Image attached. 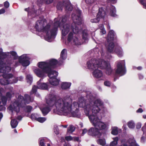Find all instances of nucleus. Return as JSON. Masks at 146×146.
<instances>
[{
    "instance_id": "c756f323",
    "label": "nucleus",
    "mask_w": 146,
    "mask_h": 146,
    "mask_svg": "<svg viewBox=\"0 0 146 146\" xmlns=\"http://www.w3.org/2000/svg\"><path fill=\"white\" fill-rule=\"evenodd\" d=\"M49 107H45L41 109L42 112L44 115H46L50 110Z\"/></svg>"
},
{
    "instance_id": "a878e982",
    "label": "nucleus",
    "mask_w": 146,
    "mask_h": 146,
    "mask_svg": "<svg viewBox=\"0 0 146 146\" xmlns=\"http://www.w3.org/2000/svg\"><path fill=\"white\" fill-rule=\"evenodd\" d=\"M115 35L113 31V30L110 31L108 36V40H112L115 38Z\"/></svg>"
},
{
    "instance_id": "6e6552de",
    "label": "nucleus",
    "mask_w": 146,
    "mask_h": 146,
    "mask_svg": "<svg viewBox=\"0 0 146 146\" xmlns=\"http://www.w3.org/2000/svg\"><path fill=\"white\" fill-rule=\"evenodd\" d=\"M81 11H78L75 13L72 14V19L74 23H72L71 26V29L73 33L75 34H77L80 31V30L78 29V27L77 26L75 23H78V24H80L82 21V19L80 17Z\"/></svg>"
},
{
    "instance_id": "c03bdc74",
    "label": "nucleus",
    "mask_w": 146,
    "mask_h": 146,
    "mask_svg": "<svg viewBox=\"0 0 146 146\" xmlns=\"http://www.w3.org/2000/svg\"><path fill=\"white\" fill-rule=\"evenodd\" d=\"M140 3L142 4L145 8L146 9V2L145 0H141Z\"/></svg>"
},
{
    "instance_id": "ddd939ff",
    "label": "nucleus",
    "mask_w": 146,
    "mask_h": 146,
    "mask_svg": "<svg viewBox=\"0 0 146 146\" xmlns=\"http://www.w3.org/2000/svg\"><path fill=\"white\" fill-rule=\"evenodd\" d=\"M116 72L117 74L121 75L124 74L125 73V61L124 60L119 62L117 64Z\"/></svg>"
},
{
    "instance_id": "680f3d73",
    "label": "nucleus",
    "mask_w": 146,
    "mask_h": 146,
    "mask_svg": "<svg viewBox=\"0 0 146 146\" xmlns=\"http://www.w3.org/2000/svg\"><path fill=\"white\" fill-rule=\"evenodd\" d=\"M101 56H102V58H104L103 57V56H104V54L102 52V53H101Z\"/></svg>"
},
{
    "instance_id": "49530a36",
    "label": "nucleus",
    "mask_w": 146,
    "mask_h": 146,
    "mask_svg": "<svg viewBox=\"0 0 146 146\" xmlns=\"http://www.w3.org/2000/svg\"><path fill=\"white\" fill-rule=\"evenodd\" d=\"M54 132L56 134H58L59 133V131L57 127L54 128Z\"/></svg>"
},
{
    "instance_id": "393cba45",
    "label": "nucleus",
    "mask_w": 146,
    "mask_h": 146,
    "mask_svg": "<svg viewBox=\"0 0 146 146\" xmlns=\"http://www.w3.org/2000/svg\"><path fill=\"white\" fill-rule=\"evenodd\" d=\"M113 141L110 142V146H115L118 144L119 138L118 137H116L112 138Z\"/></svg>"
},
{
    "instance_id": "f257e3e1",
    "label": "nucleus",
    "mask_w": 146,
    "mask_h": 146,
    "mask_svg": "<svg viewBox=\"0 0 146 146\" xmlns=\"http://www.w3.org/2000/svg\"><path fill=\"white\" fill-rule=\"evenodd\" d=\"M46 102L49 106L53 107L54 113L60 115L71 113L75 117L78 116L79 107L84 108L86 114L89 117L97 114L102 104L99 100L86 103L82 97L79 99L78 103L74 102L72 105V100L69 97L56 98L54 95L51 96L49 99L47 100Z\"/></svg>"
},
{
    "instance_id": "5701e85b",
    "label": "nucleus",
    "mask_w": 146,
    "mask_h": 146,
    "mask_svg": "<svg viewBox=\"0 0 146 146\" xmlns=\"http://www.w3.org/2000/svg\"><path fill=\"white\" fill-rule=\"evenodd\" d=\"M111 129V133L114 135H116L119 132L120 133L121 132V129H118L117 127H112Z\"/></svg>"
},
{
    "instance_id": "4d7b16f0",
    "label": "nucleus",
    "mask_w": 146,
    "mask_h": 146,
    "mask_svg": "<svg viewBox=\"0 0 146 146\" xmlns=\"http://www.w3.org/2000/svg\"><path fill=\"white\" fill-rule=\"evenodd\" d=\"M17 119L18 120H21L22 119V117L21 116H19L18 117Z\"/></svg>"
},
{
    "instance_id": "473e14b6",
    "label": "nucleus",
    "mask_w": 146,
    "mask_h": 146,
    "mask_svg": "<svg viewBox=\"0 0 146 146\" xmlns=\"http://www.w3.org/2000/svg\"><path fill=\"white\" fill-rule=\"evenodd\" d=\"M47 139L46 138H41L40 140V146H45L44 142H46Z\"/></svg>"
},
{
    "instance_id": "c85d7f7f",
    "label": "nucleus",
    "mask_w": 146,
    "mask_h": 146,
    "mask_svg": "<svg viewBox=\"0 0 146 146\" xmlns=\"http://www.w3.org/2000/svg\"><path fill=\"white\" fill-rule=\"evenodd\" d=\"M65 139L67 141L73 140L75 141H79V138L77 137H72L71 136H68L66 137Z\"/></svg>"
},
{
    "instance_id": "e433bc0d",
    "label": "nucleus",
    "mask_w": 146,
    "mask_h": 146,
    "mask_svg": "<svg viewBox=\"0 0 146 146\" xmlns=\"http://www.w3.org/2000/svg\"><path fill=\"white\" fill-rule=\"evenodd\" d=\"M127 125L129 127L131 128H133L135 127V124L132 121H129Z\"/></svg>"
},
{
    "instance_id": "603ef678",
    "label": "nucleus",
    "mask_w": 146,
    "mask_h": 146,
    "mask_svg": "<svg viewBox=\"0 0 146 146\" xmlns=\"http://www.w3.org/2000/svg\"><path fill=\"white\" fill-rule=\"evenodd\" d=\"M5 12V10L4 9H2L0 10V14H3Z\"/></svg>"
},
{
    "instance_id": "39448f33",
    "label": "nucleus",
    "mask_w": 146,
    "mask_h": 146,
    "mask_svg": "<svg viewBox=\"0 0 146 146\" xmlns=\"http://www.w3.org/2000/svg\"><path fill=\"white\" fill-rule=\"evenodd\" d=\"M23 97L21 95L18 96V98L13 101L9 106L8 110L12 112L13 111L19 112L20 107H23L25 106L26 104H28L33 101V99H31L29 96L25 94Z\"/></svg>"
},
{
    "instance_id": "a18cd8bd",
    "label": "nucleus",
    "mask_w": 146,
    "mask_h": 146,
    "mask_svg": "<svg viewBox=\"0 0 146 146\" xmlns=\"http://www.w3.org/2000/svg\"><path fill=\"white\" fill-rule=\"evenodd\" d=\"M104 84L105 85L107 86H110L111 84L110 83L109 81H106L105 82Z\"/></svg>"
},
{
    "instance_id": "9b49d317",
    "label": "nucleus",
    "mask_w": 146,
    "mask_h": 146,
    "mask_svg": "<svg viewBox=\"0 0 146 146\" xmlns=\"http://www.w3.org/2000/svg\"><path fill=\"white\" fill-rule=\"evenodd\" d=\"M65 7L66 9L69 11H71L73 7L68 0H63L62 2H59L57 5L58 9L62 10L63 7Z\"/></svg>"
},
{
    "instance_id": "423d86ee",
    "label": "nucleus",
    "mask_w": 146,
    "mask_h": 146,
    "mask_svg": "<svg viewBox=\"0 0 146 146\" xmlns=\"http://www.w3.org/2000/svg\"><path fill=\"white\" fill-rule=\"evenodd\" d=\"M101 64L100 61V58H98L97 59L95 58H93L91 60L88 62L87 63V67L90 70H94L93 72V75L94 77L97 78H99L102 77L103 76V73L102 72L98 69V68H100V66H98L97 68L93 69L90 68V66H96L97 65L99 66V64Z\"/></svg>"
},
{
    "instance_id": "b1692460",
    "label": "nucleus",
    "mask_w": 146,
    "mask_h": 146,
    "mask_svg": "<svg viewBox=\"0 0 146 146\" xmlns=\"http://www.w3.org/2000/svg\"><path fill=\"white\" fill-rule=\"evenodd\" d=\"M11 55L14 58H16L17 57V54L15 51H12L10 52H5L3 53V55L5 56H10Z\"/></svg>"
},
{
    "instance_id": "f704fd0d",
    "label": "nucleus",
    "mask_w": 146,
    "mask_h": 146,
    "mask_svg": "<svg viewBox=\"0 0 146 146\" xmlns=\"http://www.w3.org/2000/svg\"><path fill=\"white\" fill-rule=\"evenodd\" d=\"M75 130V127L72 125L70 126L68 128L67 133H72Z\"/></svg>"
},
{
    "instance_id": "774afa93",
    "label": "nucleus",
    "mask_w": 146,
    "mask_h": 146,
    "mask_svg": "<svg viewBox=\"0 0 146 146\" xmlns=\"http://www.w3.org/2000/svg\"><path fill=\"white\" fill-rule=\"evenodd\" d=\"M30 11H29V14L30 15Z\"/></svg>"
},
{
    "instance_id": "5fc2aeb1",
    "label": "nucleus",
    "mask_w": 146,
    "mask_h": 146,
    "mask_svg": "<svg viewBox=\"0 0 146 146\" xmlns=\"http://www.w3.org/2000/svg\"><path fill=\"white\" fill-rule=\"evenodd\" d=\"M141 127V125L140 124H138L137 126V129H139Z\"/></svg>"
},
{
    "instance_id": "2eb2a0df",
    "label": "nucleus",
    "mask_w": 146,
    "mask_h": 146,
    "mask_svg": "<svg viewBox=\"0 0 146 146\" xmlns=\"http://www.w3.org/2000/svg\"><path fill=\"white\" fill-rule=\"evenodd\" d=\"M13 95L11 93L9 92L7 93L6 97L3 96L1 98L2 102H0V111L5 110V106L6 104L7 100L10 98Z\"/></svg>"
},
{
    "instance_id": "ea45409f",
    "label": "nucleus",
    "mask_w": 146,
    "mask_h": 146,
    "mask_svg": "<svg viewBox=\"0 0 146 146\" xmlns=\"http://www.w3.org/2000/svg\"><path fill=\"white\" fill-rule=\"evenodd\" d=\"M41 2H45L47 4H49L52 2L53 0H40Z\"/></svg>"
},
{
    "instance_id": "37998d69",
    "label": "nucleus",
    "mask_w": 146,
    "mask_h": 146,
    "mask_svg": "<svg viewBox=\"0 0 146 146\" xmlns=\"http://www.w3.org/2000/svg\"><path fill=\"white\" fill-rule=\"evenodd\" d=\"M96 0H86V3L89 4H91L93 3Z\"/></svg>"
},
{
    "instance_id": "4c0bfd02",
    "label": "nucleus",
    "mask_w": 146,
    "mask_h": 146,
    "mask_svg": "<svg viewBox=\"0 0 146 146\" xmlns=\"http://www.w3.org/2000/svg\"><path fill=\"white\" fill-rule=\"evenodd\" d=\"M27 82L30 84H31L32 80V77L31 75H27Z\"/></svg>"
},
{
    "instance_id": "bb28decb",
    "label": "nucleus",
    "mask_w": 146,
    "mask_h": 146,
    "mask_svg": "<svg viewBox=\"0 0 146 146\" xmlns=\"http://www.w3.org/2000/svg\"><path fill=\"white\" fill-rule=\"evenodd\" d=\"M115 51L119 56H121L123 54L122 49L120 47H118L116 48Z\"/></svg>"
},
{
    "instance_id": "3c124183",
    "label": "nucleus",
    "mask_w": 146,
    "mask_h": 146,
    "mask_svg": "<svg viewBox=\"0 0 146 146\" xmlns=\"http://www.w3.org/2000/svg\"><path fill=\"white\" fill-rule=\"evenodd\" d=\"M88 130L86 129H84L83 130L82 133V135H84V134L87 132Z\"/></svg>"
},
{
    "instance_id": "6e6d98bb",
    "label": "nucleus",
    "mask_w": 146,
    "mask_h": 146,
    "mask_svg": "<svg viewBox=\"0 0 146 146\" xmlns=\"http://www.w3.org/2000/svg\"><path fill=\"white\" fill-rule=\"evenodd\" d=\"M64 146H71V145H69V144L65 143L64 145Z\"/></svg>"
},
{
    "instance_id": "052dcab7",
    "label": "nucleus",
    "mask_w": 146,
    "mask_h": 146,
    "mask_svg": "<svg viewBox=\"0 0 146 146\" xmlns=\"http://www.w3.org/2000/svg\"><path fill=\"white\" fill-rule=\"evenodd\" d=\"M142 69V67L141 66L138 67L137 68V69L138 70H141Z\"/></svg>"
},
{
    "instance_id": "58836bf2",
    "label": "nucleus",
    "mask_w": 146,
    "mask_h": 146,
    "mask_svg": "<svg viewBox=\"0 0 146 146\" xmlns=\"http://www.w3.org/2000/svg\"><path fill=\"white\" fill-rule=\"evenodd\" d=\"M100 33L102 34H104L106 33V31L104 29V26L102 25L100 27Z\"/></svg>"
},
{
    "instance_id": "1a4fd4ad",
    "label": "nucleus",
    "mask_w": 146,
    "mask_h": 146,
    "mask_svg": "<svg viewBox=\"0 0 146 146\" xmlns=\"http://www.w3.org/2000/svg\"><path fill=\"white\" fill-rule=\"evenodd\" d=\"M49 70L47 74L50 78L49 80L50 83L53 86H57L59 84V80L56 78L58 76V72L53 70H51V68H48Z\"/></svg>"
},
{
    "instance_id": "f8f14e48",
    "label": "nucleus",
    "mask_w": 146,
    "mask_h": 146,
    "mask_svg": "<svg viewBox=\"0 0 146 146\" xmlns=\"http://www.w3.org/2000/svg\"><path fill=\"white\" fill-rule=\"evenodd\" d=\"M68 41L70 44L77 45H81L83 43L75 35L71 33L68 35Z\"/></svg>"
},
{
    "instance_id": "f03ea898",
    "label": "nucleus",
    "mask_w": 146,
    "mask_h": 146,
    "mask_svg": "<svg viewBox=\"0 0 146 146\" xmlns=\"http://www.w3.org/2000/svg\"><path fill=\"white\" fill-rule=\"evenodd\" d=\"M67 19L66 17H63L59 24V19H55L53 25L54 29L51 31L50 25L47 23L46 20L44 19H40L36 22L35 28L37 31L45 33V39L48 42H51L54 38L55 31L59 26L64 36L66 35L70 31L71 28L67 21Z\"/></svg>"
},
{
    "instance_id": "864d4df0",
    "label": "nucleus",
    "mask_w": 146,
    "mask_h": 146,
    "mask_svg": "<svg viewBox=\"0 0 146 146\" xmlns=\"http://www.w3.org/2000/svg\"><path fill=\"white\" fill-rule=\"evenodd\" d=\"M143 111V110L142 109L139 108L138 110L137 111V112H138H138L141 113V112H142Z\"/></svg>"
},
{
    "instance_id": "cd10ccee",
    "label": "nucleus",
    "mask_w": 146,
    "mask_h": 146,
    "mask_svg": "<svg viewBox=\"0 0 146 146\" xmlns=\"http://www.w3.org/2000/svg\"><path fill=\"white\" fill-rule=\"evenodd\" d=\"M71 84L70 83L63 82L61 84V87L63 89H66L69 88L70 87Z\"/></svg>"
},
{
    "instance_id": "7c9ffc66",
    "label": "nucleus",
    "mask_w": 146,
    "mask_h": 146,
    "mask_svg": "<svg viewBox=\"0 0 146 146\" xmlns=\"http://www.w3.org/2000/svg\"><path fill=\"white\" fill-rule=\"evenodd\" d=\"M18 124V122L15 119H11V125L13 128L16 127L17 126Z\"/></svg>"
},
{
    "instance_id": "dca6fc26",
    "label": "nucleus",
    "mask_w": 146,
    "mask_h": 146,
    "mask_svg": "<svg viewBox=\"0 0 146 146\" xmlns=\"http://www.w3.org/2000/svg\"><path fill=\"white\" fill-rule=\"evenodd\" d=\"M119 146H139L136 144L134 139H130L126 143H123Z\"/></svg>"
},
{
    "instance_id": "13d9d810",
    "label": "nucleus",
    "mask_w": 146,
    "mask_h": 146,
    "mask_svg": "<svg viewBox=\"0 0 146 146\" xmlns=\"http://www.w3.org/2000/svg\"><path fill=\"white\" fill-rule=\"evenodd\" d=\"M19 80H21L23 78V77L22 76H20L19 78Z\"/></svg>"
},
{
    "instance_id": "69168bd1",
    "label": "nucleus",
    "mask_w": 146,
    "mask_h": 146,
    "mask_svg": "<svg viewBox=\"0 0 146 146\" xmlns=\"http://www.w3.org/2000/svg\"><path fill=\"white\" fill-rule=\"evenodd\" d=\"M14 132H15V133H17V130H16V129H15V130H14Z\"/></svg>"
},
{
    "instance_id": "20e7f679",
    "label": "nucleus",
    "mask_w": 146,
    "mask_h": 146,
    "mask_svg": "<svg viewBox=\"0 0 146 146\" xmlns=\"http://www.w3.org/2000/svg\"><path fill=\"white\" fill-rule=\"evenodd\" d=\"M89 118L91 123L95 127L91 128L88 131V134L94 136L96 138H100L102 136V133L100 132V130L105 129L108 125L101 121L98 117L97 114L89 116Z\"/></svg>"
},
{
    "instance_id": "09e8293b",
    "label": "nucleus",
    "mask_w": 146,
    "mask_h": 146,
    "mask_svg": "<svg viewBox=\"0 0 146 146\" xmlns=\"http://www.w3.org/2000/svg\"><path fill=\"white\" fill-rule=\"evenodd\" d=\"M9 3L8 2L6 1L4 3V6L5 7L8 8L9 6Z\"/></svg>"
},
{
    "instance_id": "72a5a7b5",
    "label": "nucleus",
    "mask_w": 146,
    "mask_h": 146,
    "mask_svg": "<svg viewBox=\"0 0 146 146\" xmlns=\"http://www.w3.org/2000/svg\"><path fill=\"white\" fill-rule=\"evenodd\" d=\"M82 39L85 42H86L87 40V33L86 31H84L83 32Z\"/></svg>"
},
{
    "instance_id": "412c9836",
    "label": "nucleus",
    "mask_w": 146,
    "mask_h": 146,
    "mask_svg": "<svg viewBox=\"0 0 146 146\" xmlns=\"http://www.w3.org/2000/svg\"><path fill=\"white\" fill-rule=\"evenodd\" d=\"M108 44L107 46L108 50L109 52H112L113 50L114 44L112 41L108 40Z\"/></svg>"
},
{
    "instance_id": "79ce46f5",
    "label": "nucleus",
    "mask_w": 146,
    "mask_h": 146,
    "mask_svg": "<svg viewBox=\"0 0 146 146\" xmlns=\"http://www.w3.org/2000/svg\"><path fill=\"white\" fill-rule=\"evenodd\" d=\"M99 21V18H97V19H92L91 20V22L92 23H96L98 22Z\"/></svg>"
},
{
    "instance_id": "a19ab883",
    "label": "nucleus",
    "mask_w": 146,
    "mask_h": 146,
    "mask_svg": "<svg viewBox=\"0 0 146 146\" xmlns=\"http://www.w3.org/2000/svg\"><path fill=\"white\" fill-rule=\"evenodd\" d=\"M36 86H34L32 89L31 91L30 92L31 94H32L35 93L36 92Z\"/></svg>"
},
{
    "instance_id": "8fccbe9b",
    "label": "nucleus",
    "mask_w": 146,
    "mask_h": 146,
    "mask_svg": "<svg viewBox=\"0 0 146 146\" xmlns=\"http://www.w3.org/2000/svg\"><path fill=\"white\" fill-rule=\"evenodd\" d=\"M87 97L89 99L90 98V99H92L93 98V97L92 96V94L91 93L90 94V95L87 94Z\"/></svg>"
},
{
    "instance_id": "7ed1b4c3",
    "label": "nucleus",
    "mask_w": 146,
    "mask_h": 146,
    "mask_svg": "<svg viewBox=\"0 0 146 146\" xmlns=\"http://www.w3.org/2000/svg\"><path fill=\"white\" fill-rule=\"evenodd\" d=\"M2 49L0 48V55H3ZM11 68L9 66H6L3 64L2 59L0 58V76H2L3 79H0V84L2 85H5L17 82V78L11 74H8L10 71Z\"/></svg>"
},
{
    "instance_id": "a211bd4d",
    "label": "nucleus",
    "mask_w": 146,
    "mask_h": 146,
    "mask_svg": "<svg viewBox=\"0 0 146 146\" xmlns=\"http://www.w3.org/2000/svg\"><path fill=\"white\" fill-rule=\"evenodd\" d=\"M45 62L46 64V67L50 68L56 65L58 63L57 61L54 59H51Z\"/></svg>"
},
{
    "instance_id": "6ab92c4d",
    "label": "nucleus",
    "mask_w": 146,
    "mask_h": 146,
    "mask_svg": "<svg viewBox=\"0 0 146 146\" xmlns=\"http://www.w3.org/2000/svg\"><path fill=\"white\" fill-rule=\"evenodd\" d=\"M36 114H32L31 115V118L32 119H35L40 123H43L46 120L45 117H37Z\"/></svg>"
},
{
    "instance_id": "de8ad7c7",
    "label": "nucleus",
    "mask_w": 146,
    "mask_h": 146,
    "mask_svg": "<svg viewBox=\"0 0 146 146\" xmlns=\"http://www.w3.org/2000/svg\"><path fill=\"white\" fill-rule=\"evenodd\" d=\"M32 107L31 106H28L27 107V111L29 112L32 109Z\"/></svg>"
},
{
    "instance_id": "4be33fe9",
    "label": "nucleus",
    "mask_w": 146,
    "mask_h": 146,
    "mask_svg": "<svg viewBox=\"0 0 146 146\" xmlns=\"http://www.w3.org/2000/svg\"><path fill=\"white\" fill-rule=\"evenodd\" d=\"M105 13L104 10L102 8H100L97 17L99 18H103L105 16Z\"/></svg>"
},
{
    "instance_id": "c9c22d12",
    "label": "nucleus",
    "mask_w": 146,
    "mask_h": 146,
    "mask_svg": "<svg viewBox=\"0 0 146 146\" xmlns=\"http://www.w3.org/2000/svg\"><path fill=\"white\" fill-rule=\"evenodd\" d=\"M112 10L111 9L110 11V15H111L113 17H115L116 16L115 14V7H112Z\"/></svg>"
},
{
    "instance_id": "338daca9",
    "label": "nucleus",
    "mask_w": 146,
    "mask_h": 146,
    "mask_svg": "<svg viewBox=\"0 0 146 146\" xmlns=\"http://www.w3.org/2000/svg\"><path fill=\"white\" fill-rule=\"evenodd\" d=\"M47 146H51L50 145V144H49V143H48V144H47Z\"/></svg>"
},
{
    "instance_id": "f3484780",
    "label": "nucleus",
    "mask_w": 146,
    "mask_h": 146,
    "mask_svg": "<svg viewBox=\"0 0 146 146\" xmlns=\"http://www.w3.org/2000/svg\"><path fill=\"white\" fill-rule=\"evenodd\" d=\"M42 79L41 78L37 83V87L41 89L46 90L48 88V85L46 83H42Z\"/></svg>"
},
{
    "instance_id": "e2e57ef3",
    "label": "nucleus",
    "mask_w": 146,
    "mask_h": 146,
    "mask_svg": "<svg viewBox=\"0 0 146 146\" xmlns=\"http://www.w3.org/2000/svg\"><path fill=\"white\" fill-rule=\"evenodd\" d=\"M143 118L145 119L146 118V115H144L143 116Z\"/></svg>"
},
{
    "instance_id": "4468645a",
    "label": "nucleus",
    "mask_w": 146,
    "mask_h": 146,
    "mask_svg": "<svg viewBox=\"0 0 146 146\" xmlns=\"http://www.w3.org/2000/svg\"><path fill=\"white\" fill-rule=\"evenodd\" d=\"M30 59L29 55L26 54L22 55L19 58V62L24 66H27L30 64Z\"/></svg>"
},
{
    "instance_id": "0eeeda50",
    "label": "nucleus",
    "mask_w": 146,
    "mask_h": 146,
    "mask_svg": "<svg viewBox=\"0 0 146 146\" xmlns=\"http://www.w3.org/2000/svg\"><path fill=\"white\" fill-rule=\"evenodd\" d=\"M37 66L40 69L36 68L34 70V72L37 76L42 79L46 76V74L48 72V68L46 67V63L44 62H38Z\"/></svg>"
},
{
    "instance_id": "2f4dec72",
    "label": "nucleus",
    "mask_w": 146,
    "mask_h": 146,
    "mask_svg": "<svg viewBox=\"0 0 146 146\" xmlns=\"http://www.w3.org/2000/svg\"><path fill=\"white\" fill-rule=\"evenodd\" d=\"M97 143L102 146L104 145L106 143V141L104 139H99L97 140Z\"/></svg>"
},
{
    "instance_id": "bf43d9fd",
    "label": "nucleus",
    "mask_w": 146,
    "mask_h": 146,
    "mask_svg": "<svg viewBox=\"0 0 146 146\" xmlns=\"http://www.w3.org/2000/svg\"><path fill=\"white\" fill-rule=\"evenodd\" d=\"M143 76L141 75H140L139 76V78L140 79H141L143 78Z\"/></svg>"
},
{
    "instance_id": "aec40b11",
    "label": "nucleus",
    "mask_w": 146,
    "mask_h": 146,
    "mask_svg": "<svg viewBox=\"0 0 146 146\" xmlns=\"http://www.w3.org/2000/svg\"><path fill=\"white\" fill-rule=\"evenodd\" d=\"M66 52V50L65 49H64L62 50L61 53L60 57L59 58V62H62L63 60L66 59L67 56Z\"/></svg>"
},
{
    "instance_id": "0e129e2a",
    "label": "nucleus",
    "mask_w": 146,
    "mask_h": 146,
    "mask_svg": "<svg viewBox=\"0 0 146 146\" xmlns=\"http://www.w3.org/2000/svg\"><path fill=\"white\" fill-rule=\"evenodd\" d=\"M29 10V9L28 8H26L25 9V11H28Z\"/></svg>"
},
{
    "instance_id": "9d476101",
    "label": "nucleus",
    "mask_w": 146,
    "mask_h": 146,
    "mask_svg": "<svg viewBox=\"0 0 146 146\" xmlns=\"http://www.w3.org/2000/svg\"><path fill=\"white\" fill-rule=\"evenodd\" d=\"M100 61L101 64H99V66H100V68L101 69H105L106 70V73L108 75L110 74L112 72V69L109 63L104 61L101 58ZM98 66L97 65L96 66H94L91 67L90 66V68L94 69L96 68H97Z\"/></svg>"
}]
</instances>
